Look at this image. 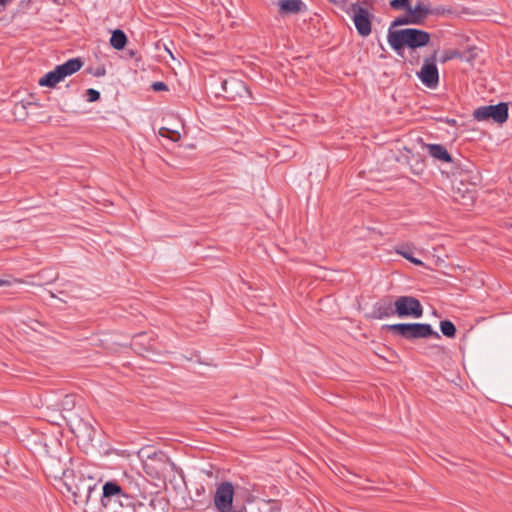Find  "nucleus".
<instances>
[{"instance_id": "25", "label": "nucleus", "mask_w": 512, "mask_h": 512, "mask_svg": "<svg viewBox=\"0 0 512 512\" xmlns=\"http://www.w3.org/2000/svg\"><path fill=\"white\" fill-rule=\"evenodd\" d=\"M152 89L157 92L158 91H167L168 86L164 82L157 81L152 84Z\"/></svg>"}, {"instance_id": "12", "label": "nucleus", "mask_w": 512, "mask_h": 512, "mask_svg": "<svg viewBox=\"0 0 512 512\" xmlns=\"http://www.w3.org/2000/svg\"><path fill=\"white\" fill-rule=\"evenodd\" d=\"M406 10L410 12L413 19L418 21V25L422 24L429 15H440L444 12L443 8H430L429 5L424 3H417L413 8L409 6Z\"/></svg>"}, {"instance_id": "20", "label": "nucleus", "mask_w": 512, "mask_h": 512, "mask_svg": "<svg viewBox=\"0 0 512 512\" xmlns=\"http://www.w3.org/2000/svg\"><path fill=\"white\" fill-rule=\"evenodd\" d=\"M397 253L415 265H423V262L417 258H414L412 253L407 249H397Z\"/></svg>"}, {"instance_id": "27", "label": "nucleus", "mask_w": 512, "mask_h": 512, "mask_svg": "<svg viewBox=\"0 0 512 512\" xmlns=\"http://www.w3.org/2000/svg\"><path fill=\"white\" fill-rule=\"evenodd\" d=\"M447 123L451 124V125H454L456 123V121L454 119L452 120H447Z\"/></svg>"}, {"instance_id": "2", "label": "nucleus", "mask_w": 512, "mask_h": 512, "mask_svg": "<svg viewBox=\"0 0 512 512\" xmlns=\"http://www.w3.org/2000/svg\"><path fill=\"white\" fill-rule=\"evenodd\" d=\"M59 485V490L64 495L65 491L70 494L77 506L93 508L97 503V498L93 499L94 494L98 496L97 483L90 476L85 477L74 470H64Z\"/></svg>"}, {"instance_id": "3", "label": "nucleus", "mask_w": 512, "mask_h": 512, "mask_svg": "<svg viewBox=\"0 0 512 512\" xmlns=\"http://www.w3.org/2000/svg\"><path fill=\"white\" fill-rule=\"evenodd\" d=\"M387 40L391 48L399 52L405 46L416 49L426 46L430 41V34L416 28L388 31Z\"/></svg>"}, {"instance_id": "28", "label": "nucleus", "mask_w": 512, "mask_h": 512, "mask_svg": "<svg viewBox=\"0 0 512 512\" xmlns=\"http://www.w3.org/2000/svg\"><path fill=\"white\" fill-rule=\"evenodd\" d=\"M7 282L5 280L0 279V287L4 286Z\"/></svg>"}, {"instance_id": "23", "label": "nucleus", "mask_w": 512, "mask_h": 512, "mask_svg": "<svg viewBox=\"0 0 512 512\" xmlns=\"http://www.w3.org/2000/svg\"><path fill=\"white\" fill-rule=\"evenodd\" d=\"M99 98H100L99 91L92 89V88L86 90V99L88 102H95V101L99 100Z\"/></svg>"}, {"instance_id": "24", "label": "nucleus", "mask_w": 512, "mask_h": 512, "mask_svg": "<svg viewBox=\"0 0 512 512\" xmlns=\"http://www.w3.org/2000/svg\"><path fill=\"white\" fill-rule=\"evenodd\" d=\"M459 56H460V54H459V52H458V51H456V50L446 51V52L444 53V55H443L442 59H441V62H442V63H445V62H447V61H449V60H451V59H453V58H457V57H459Z\"/></svg>"}, {"instance_id": "26", "label": "nucleus", "mask_w": 512, "mask_h": 512, "mask_svg": "<svg viewBox=\"0 0 512 512\" xmlns=\"http://www.w3.org/2000/svg\"><path fill=\"white\" fill-rule=\"evenodd\" d=\"M95 75L96 76H103V75H105V69L104 68L97 69Z\"/></svg>"}, {"instance_id": "13", "label": "nucleus", "mask_w": 512, "mask_h": 512, "mask_svg": "<svg viewBox=\"0 0 512 512\" xmlns=\"http://www.w3.org/2000/svg\"><path fill=\"white\" fill-rule=\"evenodd\" d=\"M373 314L377 319L389 318L396 315L392 299L390 297H386L376 302L373 307Z\"/></svg>"}, {"instance_id": "29", "label": "nucleus", "mask_w": 512, "mask_h": 512, "mask_svg": "<svg viewBox=\"0 0 512 512\" xmlns=\"http://www.w3.org/2000/svg\"><path fill=\"white\" fill-rule=\"evenodd\" d=\"M9 0H0V2L2 3V5H4L6 2H8Z\"/></svg>"}, {"instance_id": "7", "label": "nucleus", "mask_w": 512, "mask_h": 512, "mask_svg": "<svg viewBox=\"0 0 512 512\" xmlns=\"http://www.w3.org/2000/svg\"><path fill=\"white\" fill-rule=\"evenodd\" d=\"M234 487L230 482H222L214 495V505L218 512H243L233 509Z\"/></svg>"}, {"instance_id": "16", "label": "nucleus", "mask_w": 512, "mask_h": 512, "mask_svg": "<svg viewBox=\"0 0 512 512\" xmlns=\"http://www.w3.org/2000/svg\"><path fill=\"white\" fill-rule=\"evenodd\" d=\"M127 42V37L125 33L120 30L116 29L113 31L112 36L110 38V44L111 46L116 50H121L125 47Z\"/></svg>"}, {"instance_id": "15", "label": "nucleus", "mask_w": 512, "mask_h": 512, "mask_svg": "<svg viewBox=\"0 0 512 512\" xmlns=\"http://www.w3.org/2000/svg\"><path fill=\"white\" fill-rule=\"evenodd\" d=\"M427 149L429 154L442 162H451V156L448 153L447 149L440 144H428Z\"/></svg>"}, {"instance_id": "14", "label": "nucleus", "mask_w": 512, "mask_h": 512, "mask_svg": "<svg viewBox=\"0 0 512 512\" xmlns=\"http://www.w3.org/2000/svg\"><path fill=\"white\" fill-rule=\"evenodd\" d=\"M304 3L301 0H281L279 11L283 15L296 14L302 11Z\"/></svg>"}, {"instance_id": "11", "label": "nucleus", "mask_w": 512, "mask_h": 512, "mask_svg": "<svg viewBox=\"0 0 512 512\" xmlns=\"http://www.w3.org/2000/svg\"><path fill=\"white\" fill-rule=\"evenodd\" d=\"M222 89L225 93V97L230 100L244 98L249 93L245 83L236 78L225 80L222 84Z\"/></svg>"}, {"instance_id": "5", "label": "nucleus", "mask_w": 512, "mask_h": 512, "mask_svg": "<svg viewBox=\"0 0 512 512\" xmlns=\"http://www.w3.org/2000/svg\"><path fill=\"white\" fill-rule=\"evenodd\" d=\"M83 66L80 58H72L61 65H57L54 70L46 73L38 81L40 86L54 88L66 77L78 72Z\"/></svg>"}, {"instance_id": "6", "label": "nucleus", "mask_w": 512, "mask_h": 512, "mask_svg": "<svg viewBox=\"0 0 512 512\" xmlns=\"http://www.w3.org/2000/svg\"><path fill=\"white\" fill-rule=\"evenodd\" d=\"M394 311L399 318L418 319L423 315V306L413 296H399L394 301Z\"/></svg>"}, {"instance_id": "9", "label": "nucleus", "mask_w": 512, "mask_h": 512, "mask_svg": "<svg viewBox=\"0 0 512 512\" xmlns=\"http://www.w3.org/2000/svg\"><path fill=\"white\" fill-rule=\"evenodd\" d=\"M353 22L358 34L367 37L372 31V14L358 3L351 6Z\"/></svg>"}, {"instance_id": "30", "label": "nucleus", "mask_w": 512, "mask_h": 512, "mask_svg": "<svg viewBox=\"0 0 512 512\" xmlns=\"http://www.w3.org/2000/svg\"><path fill=\"white\" fill-rule=\"evenodd\" d=\"M1 4H2V3L0 2V5H1Z\"/></svg>"}, {"instance_id": "21", "label": "nucleus", "mask_w": 512, "mask_h": 512, "mask_svg": "<svg viewBox=\"0 0 512 512\" xmlns=\"http://www.w3.org/2000/svg\"><path fill=\"white\" fill-rule=\"evenodd\" d=\"M159 134L163 137H169L172 141L176 142L180 139V134L177 131H171L167 128H161Z\"/></svg>"}, {"instance_id": "17", "label": "nucleus", "mask_w": 512, "mask_h": 512, "mask_svg": "<svg viewBox=\"0 0 512 512\" xmlns=\"http://www.w3.org/2000/svg\"><path fill=\"white\" fill-rule=\"evenodd\" d=\"M418 25V21L416 19H413L410 15V12H407L406 15L397 17L392 23L390 29L392 30L393 27L402 26V25Z\"/></svg>"}, {"instance_id": "8", "label": "nucleus", "mask_w": 512, "mask_h": 512, "mask_svg": "<svg viewBox=\"0 0 512 512\" xmlns=\"http://www.w3.org/2000/svg\"><path fill=\"white\" fill-rule=\"evenodd\" d=\"M473 116L478 121L492 119L496 123H504L508 118V105L501 102L497 105H488L477 108Z\"/></svg>"}, {"instance_id": "22", "label": "nucleus", "mask_w": 512, "mask_h": 512, "mask_svg": "<svg viewBox=\"0 0 512 512\" xmlns=\"http://www.w3.org/2000/svg\"><path fill=\"white\" fill-rule=\"evenodd\" d=\"M390 5L393 9H407L410 3L409 0H392Z\"/></svg>"}, {"instance_id": "4", "label": "nucleus", "mask_w": 512, "mask_h": 512, "mask_svg": "<svg viewBox=\"0 0 512 512\" xmlns=\"http://www.w3.org/2000/svg\"><path fill=\"white\" fill-rule=\"evenodd\" d=\"M383 329L391 332L394 336H399L409 341L429 337L440 338V334L434 331L428 323H397L384 325Z\"/></svg>"}, {"instance_id": "19", "label": "nucleus", "mask_w": 512, "mask_h": 512, "mask_svg": "<svg viewBox=\"0 0 512 512\" xmlns=\"http://www.w3.org/2000/svg\"><path fill=\"white\" fill-rule=\"evenodd\" d=\"M75 407V398L73 395L66 394L61 402L58 404V408L61 410L71 411Z\"/></svg>"}, {"instance_id": "1", "label": "nucleus", "mask_w": 512, "mask_h": 512, "mask_svg": "<svg viewBox=\"0 0 512 512\" xmlns=\"http://www.w3.org/2000/svg\"><path fill=\"white\" fill-rule=\"evenodd\" d=\"M136 489V486L133 487L126 483L107 481L102 487L101 506L105 512H143L148 510L149 507L154 508L157 504H162L160 500H151L148 506L137 503L135 498Z\"/></svg>"}, {"instance_id": "10", "label": "nucleus", "mask_w": 512, "mask_h": 512, "mask_svg": "<svg viewBox=\"0 0 512 512\" xmlns=\"http://www.w3.org/2000/svg\"><path fill=\"white\" fill-rule=\"evenodd\" d=\"M436 52L424 59V63L417 73L421 82L428 88H436L439 83V73L436 66Z\"/></svg>"}, {"instance_id": "18", "label": "nucleus", "mask_w": 512, "mask_h": 512, "mask_svg": "<svg viewBox=\"0 0 512 512\" xmlns=\"http://www.w3.org/2000/svg\"><path fill=\"white\" fill-rule=\"evenodd\" d=\"M440 330L446 337L453 338L456 334L455 325L449 320H443L440 322Z\"/></svg>"}]
</instances>
